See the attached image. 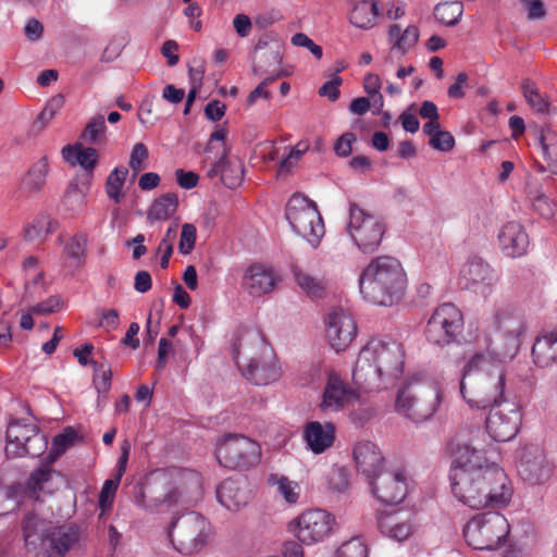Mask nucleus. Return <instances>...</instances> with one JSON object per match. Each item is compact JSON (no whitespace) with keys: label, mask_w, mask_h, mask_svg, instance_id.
Here are the masks:
<instances>
[{"label":"nucleus","mask_w":557,"mask_h":557,"mask_svg":"<svg viewBox=\"0 0 557 557\" xmlns=\"http://www.w3.org/2000/svg\"><path fill=\"white\" fill-rule=\"evenodd\" d=\"M454 455L449 479L459 502L473 509L508 505L512 488L502 468L485 463L483 451L473 443H457Z\"/></svg>","instance_id":"nucleus-1"},{"label":"nucleus","mask_w":557,"mask_h":557,"mask_svg":"<svg viewBox=\"0 0 557 557\" xmlns=\"http://www.w3.org/2000/svg\"><path fill=\"white\" fill-rule=\"evenodd\" d=\"M403 370L401 344L389 337L372 338L358 355L352 380L358 388L368 393L394 384Z\"/></svg>","instance_id":"nucleus-2"},{"label":"nucleus","mask_w":557,"mask_h":557,"mask_svg":"<svg viewBox=\"0 0 557 557\" xmlns=\"http://www.w3.org/2000/svg\"><path fill=\"white\" fill-rule=\"evenodd\" d=\"M499 360L484 352H474L462 368L460 393L479 409L499 405L504 398L506 372Z\"/></svg>","instance_id":"nucleus-3"},{"label":"nucleus","mask_w":557,"mask_h":557,"mask_svg":"<svg viewBox=\"0 0 557 557\" xmlns=\"http://www.w3.org/2000/svg\"><path fill=\"white\" fill-rule=\"evenodd\" d=\"M407 286L406 272L394 257L374 258L362 271L359 280L363 298L374 305L393 306L404 297Z\"/></svg>","instance_id":"nucleus-4"},{"label":"nucleus","mask_w":557,"mask_h":557,"mask_svg":"<svg viewBox=\"0 0 557 557\" xmlns=\"http://www.w3.org/2000/svg\"><path fill=\"white\" fill-rule=\"evenodd\" d=\"M234 359L243 367L244 376L257 386H265L282 376L274 350L257 333H246L233 347Z\"/></svg>","instance_id":"nucleus-5"},{"label":"nucleus","mask_w":557,"mask_h":557,"mask_svg":"<svg viewBox=\"0 0 557 557\" xmlns=\"http://www.w3.org/2000/svg\"><path fill=\"white\" fill-rule=\"evenodd\" d=\"M527 331L523 314L506 306L495 310L487 335V354L499 360H510L519 351Z\"/></svg>","instance_id":"nucleus-6"},{"label":"nucleus","mask_w":557,"mask_h":557,"mask_svg":"<svg viewBox=\"0 0 557 557\" xmlns=\"http://www.w3.org/2000/svg\"><path fill=\"white\" fill-rule=\"evenodd\" d=\"M213 535L209 520L196 511L180 516L168 529L174 549L184 556L200 553L213 540Z\"/></svg>","instance_id":"nucleus-7"},{"label":"nucleus","mask_w":557,"mask_h":557,"mask_svg":"<svg viewBox=\"0 0 557 557\" xmlns=\"http://www.w3.org/2000/svg\"><path fill=\"white\" fill-rule=\"evenodd\" d=\"M509 531L505 516L488 511L475 515L466 523L463 537L474 549L494 550L505 543Z\"/></svg>","instance_id":"nucleus-8"},{"label":"nucleus","mask_w":557,"mask_h":557,"mask_svg":"<svg viewBox=\"0 0 557 557\" xmlns=\"http://www.w3.org/2000/svg\"><path fill=\"white\" fill-rule=\"evenodd\" d=\"M285 215L296 234L313 248L320 245L325 227L314 201L304 195L294 194L287 202Z\"/></svg>","instance_id":"nucleus-9"},{"label":"nucleus","mask_w":557,"mask_h":557,"mask_svg":"<svg viewBox=\"0 0 557 557\" xmlns=\"http://www.w3.org/2000/svg\"><path fill=\"white\" fill-rule=\"evenodd\" d=\"M441 403L440 392L432 386L407 384L398 391L395 408L414 423L430 419Z\"/></svg>","instance_id":"nucleus-10"},{"label":"nucleus","mask_w":557,"mask_h":557,"mask_svg":"<svg viewBox=\"0 0 557 557\" xmlns=\"http://www.w3.org/2000/svg\"><path fill=\"white\" fill-rule=\"evenodd\" d=\"M178 497L172 478L162 470L151 472L135 487L136 505L150 511L170 508L177 503Z\"/></svg>","instance_id":"nucleus-11"},{"label":"nucleus","mask_w":557,"mask_h":557,"mask_svg":"<svg viewBox=\"0 0 557 557\" xmlns=\"http://www.w3.org/2000/svg\"><path fill=\"white\" fill-rule=\"evenodd\" d=\"M216 459L221 466L227 469H250L260 462L261 447L247 436L227 434L218 444Z\"/></svg>","instance_id":"nucleus-12"},{"label":"nucleus","mask_w":557,"mask_h":557,"mask_svg":"<svg viewBox=\"0 0 557 557\" xmlns=\"http://www.w3.org/2000/svg\"><path fill=\"white\" fill-rule=\"evenodd\" d=\"M347 230L354 243L363 253H372L379 248L386 225L380 216L351 202Z\"/></svg>","instance_id":"nucleus-13"},{"label":"nucleus","mask_w":557,"mask_h":557,"mask_svg":"<svg viewBox=\"0 0 557 557\" xmlns=\"http://www.w3.org/2000/svg\"><path fill=\"white\" fill-rule=\"evenodd\" d=\"M5 455L8 458L39 457L47 449L48 441L34 423L12 421L7 429Z\"/></svg>","instance_id":"nucleus-14"},{"label":"nucleus","mask_w":557,"mask_h":557,"mask_svg":"<svg viewBox=\"0 0 557 557\" xmlns=\"http://www.w3.org/2000/svg\"><path fill=\"white\" fill-rule=\"evenodd\" d=\"M463 331L461 311L453 304L445 302L436 307L425 326L426 341L436 346L455 343Z\"/></svg>","instance_id":"nucleus-15"},{"label":"nucleus","mask_w":557,"mask_h":557,"mask_svg":"<svg viewBox=\"0 0 557 557\" xmlns=\"http://www.w3.org/2000/svg\"><path fill=\"white\" fill-rule=\"evenodd\" d=\"M297 540L305 545L323 542L334 530L335 518L323 509H311L300 513L290 524Z\"/></svg>","instance_id":"nucleus-16"},{"label":"nucleus","mask_w":557,"mask_h":557,"mask_svg":"<svg viewBox=\"0 0 557 557\" xmlns=\"http://www.w3.org/2000/svg\"><path fill=\"white\" fill-rule=\"evenodd\" d=\"M78 440V434L72 428H66L63 433L54 436L52 447L42 460L40 468L35 470L27 480L25 493L38 499V493L44 491L45 484L51 479L53 470L51 465Z\"/></svg>","instance_id":"nucleus-17"},{"label":"nucleus","mask_w":557,"mask_h":557,"mask_svg":"<svg viewBox=\"0 0 557 557\" xmlns=\"http://www.w3.org/2000/svg\"><path fill=\"white\" fill-rule=\"evenodd\" d=\"M486 418V431L496 442L512 440L521 424V413L515 404L506 403L490 407Z\"/></svg>","instance_id":"nucleus-18"},{"label":"nucleus","mask_w":557,"mask_h":557,"mask_svg":"<svg viewBox=\"0 0 557 557\" xmlns=\"http://www.w3.org/2000/svg\"><path fill=\"white\" fill-rule=\"evenodd\" d=\"M374 496L383 504L396 505L404 500L407 495V479L403 471H380L370 480Z\"/></svg>","instance_id":"nucleus-19"},{"label":"nucleus","mask_w":557,"mask_h":557,"mask_svg":"<svg viewBox=\"0 0 557 557\" xmlns=\"http://www.w3.org/2000/svg\"><path fill=\"white\" fill-rule=\"evenodd\" d=\"M518 473L523 481L536 485L550 478L553 468L544 450L539 446L531 445L525 447L521 454Z\"/></svg>","instance_id":"nucleus-20"},{"label":"nucleus","mask_w":557,"mask_h":557,"mask_svg":"<svg viewBox=\"0 0 557 557\" xmlns=\"http://www.w3.org/2000/svg\"><path fill=\"white\" fill-rule=\"evenodd\" d=\"M325 323L327 339L336 351L345 350L357 335L355 320L342 308L331 309Z\"/></svg>","instance_id":"nucleus-21"},{"label":"nucleus","mask_w":557,"mask_h":557,"mask_svg":"<svg viewBox=\"0 0 557 557\" xmlns=\"http://www.w3.org/2000/svg\"><path fill=\"white\" fill-rule=\"evenodd\" d=\"M358 399L356 391L347 385L336 373L329 372L319 405L324 413L337 412Z\"/></svg>","instance_id":"nucleus-22"},{"label":"nucleus","mask_w":557,"mask_h":557,"mask_svg":"<svg viewBox=\"0 0 557 557\" xmlns=\"http://www.w3.org/2000/svg\"><path fill=\"white\" fill-rule=\"evenodd\" d=\"M51 528V522L38 517L34 512H28L22 521L23 539L26 549L34 553L37 557H41L46 539H48Z\"/></svg>","instance_id":"nucleus-23"},{"label":"nucleus","mask_w":557,"mask_h":557,"mask_svg":"<svg viewBox=\"0 0 557 557\" xmlns=\"http://www.w3.org/2000/svg\"><path fill=\"white\" fill-rule=\"evenodd\" d=\"M79 540V532L75 525L52 527L41 557H62Z\"/></svg>","instance_id":"nucleus-24"},{"label":"nucleus","mask_w":557,"mask_h":557,"mask_svg":"<svg viewBox=\"0 0 557 557\" xmlns=\"http://www.w3.org/2000/svg\"><path fill=\"white\" fill-rule=\"evenodd\" d=\"M283 60V47L278 41L260 39L256 45V62L252 65L255 74H277Z\"/></svg>","instance_id":"nucleus-25"},{"label":"nucleus","mask_w":557,"mask_h":557,"mask_svg":"<svg viewBox=\"0 0 557 557\" xmlns=\"http://www.w3.org/2000/svg\"><path fill=\"white\" fill-rule=\"evenodd\" d=\"M304 441L313 454H323L335 442V425L332 422H308L302 433Z\"/></svg>","instance_id":"nucleus-26"},{"label":"nucleus","mask_w":557,"mask_h":557,"mask_svg":"<svg viewBox=\"0 0 557 557\" xmlns=\"http://www.w3.org/2000/svg\"><path fill=\"white\" fill-rule=\"evenodd\" d=\"M498 240L502 251L511 258L523 256L529 246L528 234L518 222L506 223L499 231Z\"/></svg>","instance_id":"nucleus-27"},{"label":"nucleus","mask_w":557,"mask_h":557,"mask_svg":"<svg viewBox=\"0 0 557 557\" xmlns=\"http://www.w3.org/2000/svg\"><path fill=\"white\" fill-rule=\"evenodd\" d=\"M356 467L369 480L373 479L382 470L384 460L377 446L370 441H361L354 448Z\"/></svg>","instance_id":"nucleus-28"},{"label":"nucleus","mask_w":557,"mask_h":557,"mask_svg":"<svg viewBox=\"0 0 557 557\" xmlns=\"http://www.w3.org/2000/svg\"><path fill=\"white\" fill-rule=\"evenodd\" d=\"M242 286L250 296L260 297L274 289L275 277L270 269L255 263L246 270Z\"/></svg>","instance_id":"nucleus-29"},{"label":"nucleus","mask_w":557,"mask_h":557,"mask_svg":"<svg viewBox=\"0 0 557 557\" xmlns=\"http://www.w3.org/2000/svg\"><path fill=\"white\" fill-rule=\"evenodd\" d=\"M250 492L242 479H226L216 490L218 500L222 506L232 511H237L249 502Z\"/></svg>","instance_id":"nucleus-30"},{"label":"nucleus","mask_w":557,"mask_h":557,"mask_svg":"<svg viewBox=\"0 0 557 557\" xmlns=\"http://www.w3.org/2000/svg\"><path fill=\"white\" fill-rule=\"evenodd\" d=\"M290 272L297 287L302 294L312 300L324 297L327 287V281L321 274L313 273L298 264L290 267Z\"/></svg>","instance_id":"nucleus-31"},{"label":"nucleus","mask_w":557,"mask_h":557,"mask_svg":"<svg viewBox=\"0 0 557 557\" xmlns=\"http://www.w3.org/2000/svg\"><path fill=\"white\" fill-rule=\"evenodd\" d=\"M533 362L540 368H547L557 362V331L539 335L532 346Z\"/></svg>","instance_id":"nucleus-32"},{"label":"nucleus","mask_w":557,"mask_h":557,"mask_svg":"<svg viewBox=\"0 0 557 557\" xmlns=\"http://www.w3.org/2000/svg\"><path fill=\"white\" fill-rule=\"evenodd\" d=\"M461 278L466 280V286L476 284L492 285L495 281V274L488 263L480 258H473L468 261L460 271Z\"/></svg>","instance_id":"nucleus-33"},{"label":"nucleus","mask_w":557,"mask_h":557,"mask_svg":"<svg viewBox=\"0 0 557 557\" xmlns=\"http://www.w3.org/2000/svg\"><path fill=\"white\" fill-rule=\"evenodd\" d=\"M377 14V2L370 0L356 1L350 10L349 22L358 28L370 29L375 25Z\"/></svg>","instance_id":"nucleus-34"},{"label":"nucleus","mask_w":557,"mask_h":557,"mask_svg":"<svg viewBox=\"0 0 557 557\" xmlns=\"http://www.w3.org/2000/svg\"><path fill=\"white\" fill-rule=\"evenodd\" d=\"M49 161L46 156L36 161L22 180V188L29 194H39L47 182Z\"/></svg>","instance_id":"nucleus-35"},{"label":"nucleus","mask_w":557,"mask_h":557,"mask_svg":"<svg viewBox=\"0 0 557 557\" xmlns=\"http://www.w3.org/2000/svg\"><path fill=\"white\" fill-rule=\"evenodd\" d=\"M178 197L174 193H166L157 198L148 211L151 221L168 220L177 209Z\"/></svg>","instance_id":"nucleus-36"},{"label":"nucleus","mask_w":557,"mask_h":557,"mask_svg":"<svg viewBox=\"0 0 557 557\" xmlns=\"http://www.w3.org/2000/svg\"><path fill=\"white\" fill-rule=\"evenodd\" d=\"M381 532L397 541L403 542L413 533V527L409 521H399L394 516H387L380 521Z\"/></svg>","instance_id":"nucleus-37"},{"label":"nucleus","mask_w":557,"mask_h":557,"mask_svg":"<svg viewBox=\"0 0 557 557\" xmlns=\"http://www.w3.org/2000/svg\"><path fill=\"white\" fill-rule=\"evenodd\" d=\"M521 89L525 101L534 111L541 114L549 112L548 97L540 92L536 84L531 78L522 81Z\"/></svg>","instance_id":"nucleus-38"},{"label":"nucleus","mask_w":557,"mask_h":557,"mask_svg":"<svg viewBox=\"0 0 557 557\" xmlns=\"http://www.w3.org/2000/svg\"><path fill=\"white\" fill-rule=\"evenodd\" d=\"M128 170L126 168H115L111 171L106 181V194L115 203H120L124 198L122 188L125 184Z\"/></svg>","instance_id":"nucleus-39"},{"label":"nucleus","mask_w":557,"mask_h":557,"mask_svg":"<svg viewBox=\"0 0 557 557\" xmlns=\"http://www.w3.org/2000/svg\"><path fill=\"white\" fill-rule=\"evenodd\" d=\"M462 13L463 4L460 1L438 3L434 9L435 18L447 26L457 24Z\"/></svg>","instance_id":"nucleus-40"},{"label":"nucleus","mask_w":557,"mask_h":557,"mask_svg":"<svg viewBox=\"0 0 557 557\" xmlns=\"http://www.w3.org/2000/svg\"><path fill=\"white\" fill-rule=\"evenodd\" d=\"M90 177L85 178L82 186L71 183L65 191L64 202L71 210H78L85 206L86 195L90 186Z\"/></svg>","instance_id":"nucleus-41"},{"label":"nucleus","mask_w":557,"mask_h":557,"mask_svg":"<svg viewBox=\"0 0 557 557\" xmlns=\"http://www.w3.org/2000/svg\"><path fill=\"white\" fill-rule=\"evenodd\" d=\"M107 125L102 115L91 117L86 124L81 140L88 145H96L106 137Z\"/></svg>","instance_id":"nucleus-42"},{"label":"nucleus","mask_w":557,"mask_h":557,"mask_svg":"<svg viewBox=\"0 0 557 557\" xmlns=\"http://www.w3.org/2000/svg\"><path fill=\"white\" fill-rule=\"evenodd\" d=\"M539 143L542 148L543 157L549 162H557V133L549 126L542 128Z\"/></svg>","instance_id":"nucleus-43"},{"label":"nucleus","mask_w":557,"mask_h":557,"mask_svg":"<svg viewBox=\"0 0 557 557\" xmlns=\"http://www.w3.org/2000/svg\"><path fill=\"white\" fill-rule=\"evenodd\" d=\"M244 166L239 161L233 162L225 159L222 171V183L227 188H236L243 182Z\"/></svg>","instance_id":"nucleus-44"},{"label":"nucleus","mask_w":557,"mask_h":557,"mask_svg":"<svg viewBox=\"0 0 557 557\" xmlns=\"http://www.w3.org/2000/svg\"><path fill=\"white\" fill-rule=\"evenodd\" d=\"M20 485H0V516H5L18 506Z\"/></svg>","instance_id":"nucleus-45"},{"label":"nucleus","mask_w":557,"mask_h":557,"mask_svg":"<svg viewBox=\"0 0 557 557\" xmlns=\"http://www.w3.org/2000/svg\"><path fill=\"white\" fill-rule=\"evenodd\" d=\"M98 152L92 147H82L78 146V150L76 151V161L77 163L87 171V174L85 175V178L90 177L92 178V171L96 168L98 163Z\"/></svg>","instance_id":"nucleus-46"},{"label":"nucleus","mask_w":557,"mask_h":557,"mask_svg":"<svg viewBox=\"0 0 557 557\" xmlns=\"http://www.w3.org/2000/svg\"><path fill=\"white\" fill-rule=\"evenodd\" d=\"M95 371L94 385L99 394H107L111 387L112 371L97 361L91 362Z\"/></svg>","instance_id":"nucleus-47"},{"label":"nucleus","mask_w":557,"mask_h":557,"mask_svg":"<svg viewBox=\"0 0 557 557\" xmlns=\"http://www.w3.org/2000/svg\"><path fill=\"white\" fill-rule=\"evenodd\" d=\"M86 236L83 234L74 235L65 245L64 251L69 258L83 263L86 257Z\"/></svg>","instance_id":"nucleus-48"},{"label":"nucleus","mask_w":557,"mask_h":557,"mask_svg":"<svg viewBox=\"0 0 557 557\" xmlns=\"http://www.w3.org/2000/svg\"><path fill=\"white\" fill-rule=\"evenodd\" d=\"M336 557H368V548L359 537H352L342 544L336 552Z\"/></svg>","instance_id":"nucleus-49"},{"label":"nucleus","mask_w":557,"mask_h":557,"mask_svg":"<svg viewBox=\"0 0 557 557\" xmlns=\"http://www.w3.org/2000/svg\"><path fill=\"white\" fill-rule=\"evenodd\" d=\"M419 40V29L414 25H409L403 33L400 38H397L392 46V49L399 50L403 54L409 51Z\"/></svg>","instance_id":"nucleus-50"},{"label":"nucleus","mask_w":557,"mask_h":557,"mask_svg":"<svg viewBox=\"0 0 557 557\" xmlns=\"http://www.w3.org/2000/svg\"><path fill=\"white\" fill-rule=\"evenodd\" d=\"M120 480L121 478L116 476L104 481L99 495V506L103 511L112 506Z\"/></svg>","instance_id":"nucleus-51"},{"label":"nucleus","mask_w":557,"mask_h":557,"mask_svg":"<svg viewBox=\"0 0 557 557\" xmlns=\"http://www.w3.org/2000/svg\"><path fill=\"white\" fill-rule=\"evenodd\" d=\"M283 72H278L275 75H270L264 78L247 97L246 103L248 107L252 106L257 99L263 98L269 100L271 98V91L269 90V86L277 78L281 77Z\"/></svg>","instance_id":"nucleus-52"},{"label":"nucleus","mask_w":557,"mask_h":557,"mask_svg":"<svg viewBox=\"0 0 557 557\" xmlns=\"http://www.w3.org/2000/svg\"><path fill=\"white\" fill-rule=\"evenodd\" d=\"M148 148L145 144L137 143L134 145L129 156L128 164L131 169L134 171L135 175L146 168L144 162L148 159Z\"/></svg>","instance_id":"nucleus-53"},{"label":"nucleus","mask_w":557,"mask_h":557,"mask_svg":"<svg viewBox=\"0 0 557 557\" xmlns=\"http://www.w3.org/2000/svg\"><path fill=\"white\" fill-rule=\"evenodd\" d=\"M429 145L435 150L448 152L455 147V138L449 132L441 129L430 138Z\"/></svg>","instance_id":"nucleus-54"},{"label":"nucleus","mask_w":557,"mask_h":557,"mask_svg":"<svg viewBox=\"0 0 557 557\" xmlns=\"http://www.w3.org/2000/svg\"><path fill=\"white\" fill-rule=\"evenodd\" d=\"M196 243V227L193 224L185 223L182 226L178 249L181 253L188 255L194 249Z\"/></svg>","instance_id":"nucleus-55"},{"label":"nucleus","mask_w":557,"mask_h":557,"mask_svg":"<svg viewBox=\"0 0 557 557\" xmlns=\"http://www.w3.org/2000/svg\"><path fill=\"white\" fill-rule=\"evenodd\" d=\"M348 472L344 468L333 469L329 475V487L337 493H343L348 488Z\"/></svg>","instance_id":"nucleus-56"},{"label":"nucleus","mask_w":557,"mask_h":557,"mask_svg":"<svg viewBox=\"0 0 557 557\" xmlns=\"http://www.w3.org/2000/svg\"><path fill=\"white\" fill-rule=\"evenodd\" d=\"M277 490L284 499L289 504H295L298 500V484L289 481L287 478H281L276 481Z\"/></svg>","instance_id":"nucleus-57"},{"label":"nucleus","mask_w":557,"mask_h":557,"mask_svg":"<svg viewBox=\"0 0 557 557\" xmlns=\"http://www.w3.org/2000/svg\"><path fill=\"white\" fill-rule=\"evenodd\" d=\"M343 79L338 75H334L331 81L325 82L319 88V95L321 97H327L331 101H336L339 98L338 87L342 85Z\"/></svg>","instance_id":"nucleus-58"},{"label":"nucleus","mask_w":557,"mask_h":557,"mask_svg":"<svg viewBox=\"0 0 557 557\" xmlns=\"http://www.w3.org/2000/svg\"><path fill=\"white\" fill-rule=\"evenodd\" d=\"M47 223V216H38L34 222L25 230L24 238L26 240H35L45 237V227Z\"/></svg>","instance_id":"nucleus-59"},{"label":"nucleus","mask_w":557,"mask_h":557,"mask_svg":"<svg viewBox=\"0 0 557 557\" xmlns=\"http://www.w3.org/2000/svg\"><path fill=\"white\" fill-rule=\"evenodd\" d=\"M292 44L297 47H305L310 50V52L321 59L323 55L322 48L315 45L306 34L297 33L292 37Z\"/></svg>","instance_id":"nucleus-60"},{"label":"nucleus","mask_w":557,"mask_h":557,"mask_svg":"<svg viewBox=\"0 0 557 557\" xmlns=\"http://www.w3.org/2000/svg\"><path fill=\"white\" fill-rule=\"evenodd\" d=\"M528 13L529 20H541L546 15L542 0H520Z\"/></svg>","instance_id":"nucleus-61"},{"label":"nucleus","mask_w":557,"mask_h":557,"mask_svg":"<svg viewBox=\"0 0 557 557\" xmlns=\"http://www.w3.org/2000/svg\"><path fill=\"white\" fill-rule=\"evenodd\" d=\"M174 234H175V231L173 228H169L166 231L163 239L160 242L159 250H163V255L160 260V267L162 269H166L169 267V260L173 252V246L171 244V238L174 236Z\"/></svg>","instance_id":"nucleus-62"},{"label":"nucleus","mask_w":557,"mask_h":557,"mask_svg":"<svg viewBox=\"0 0 557 557\" xmlns=\"http://www.w3.org/2000/svg\"><path fill=\"white\" fill-rule=\"evenodd\" d=\"M175 177L177 184L184 189H191L196 187L199 182L197 173L193 171H184L183 169H177L175 171Z\"/></svg>","instance_id":"nucleus-63"},{"label":"nucleus","mask_w":557,"mask_h":557,"mask_svg":"<svg viewBox=\"0 0 557 557\" xmlns=\"http://www.w3.org/2000/svg\"><path fill=\"white\" fill-rule=\"evenodd\" d=\"M356 140L352 133L343 134L335 143L334 150L339 157H347L351 152V144Z\"/></svg>","instance_id":"nucleus-64"}]
</instances>
